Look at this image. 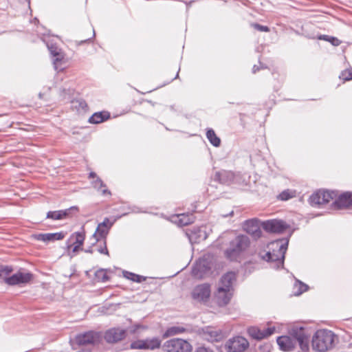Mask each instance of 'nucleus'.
<instances>
[{"label":"nucleus","mask_w":352,"mask_h":352,"mask_svg":"<svg viewBox=\"0 0 352 352\" xmlns=\"http://www.w3.org/2000/svg\"><path fill=\"white\" fill-rule=\"evenodd\" d=\"M336 339V336L331 331L320 329L313 336V349L318 352L329 351L333 348Z\"/></svg>","instance_id":"f257e3e1"},{"label":"nucleus","mask_w":352,"mask_h":352,"mask_svg":"<svg viewBox=\"0 0 352 352\" xmlns=\"http://www.w3.org/2000/svg\"><path fill=\"white\" fill-rule=\"evenodd\" d=\"M272 245L277 248L278 250L275 251L274 250L273 252H267L264 255H262L261 258L267 262L273 263L272 267L274 268L283 267L288 241L278 240L272 243Z\"/></svg>","instance_id":"f03ea898"},{"label":"nucleus","mask_w":352,"mask_h":352,"mask_svg":"<svg viewBox=\"0 0 352 352\" xmlns=\"http://www.w3.org/2000/svg\"><path fill=\"white\" fill-rule=\"evenodd\" d=\"M250 241L246 235H239L230 243L229 248L226 250V257L230 260L234 259L240 253L245 251L250 246Z\"/></svg>","instance_id":"7ed1b4c3"},{"label":"nucleus","mask_w":352,"mask_h":352,"mask_svg":"<svg viewBox=\"0 0 352 352\" xmlns=\"http://www.w3.org/2000/svg\"><path fill=\"white\" fill-rule=\"evenodd\" d=\"M163 349L165 352H191L192 346L187 341L175 338L166 341Z\"/></svg>","instance_id":"20e7f679"},{"label":"nucleus","mask_w":352,"mask_h":352,"mask_svg":"<svg viewBox=\"0 0 352 352\" xmlns=\"http://www.w3.org/2000/svg\"><path fill=\"white\" fill-rule=\"evenodd\" d=\"M211 296L210 285L208 283H203L195 286L192 292V298L200 303H206Z\"/></svg>","instance_id":"39448f33"},{"label":"nucleus","mask_w":352,"mask_h":352,"mask_svg":"<svg viewBox=\"0 0 352 352\" xmlns=\"http://www.w3.org/2000/svg\"><path fill=\"white\" fill-rule=\"evenodd\" d=\"M336 196V193L333 191L318 190L310 197L309 202L311 206H320L329 203Z\"/></svg>","instance_id":"423d86ee"},{"label":"nucleus","mask_w":352,"mask_h":352,"mask_svg":"<svg viewBox=\"0 0 352 352\" xmlns=\"http://www.w3.org/2000/svg\"><path fill=\"white\" fill-rule=\"evenodd\" d=\"M112 223L109 221L108 218H105L104 221L99 223L96 232L94 233L92 236L90 238L91 244L94 245L100 239H106V236L109 233V230L112 226Z\"/></svg>","instance_id":"0eeeda50"},{"label":"nucleus","mask_w":352,"mask_h":352,"mask_svg":"<svg viewBox=\"0 0 352 352\" xmlns=\"http://www.w3.org/2000/svg\"><path fill=\"white\" fill-rule=\"evenodd\" d=\"M234 292L223 287H217L213 294L214 302L219 307H225L230 303Z\"/></svg>","instance_id":"6e6552de"},{"label":"nucleus","mask_w":352,"mask_h":352,"mask_svg":"<svg viewBox=\"0 0 352 352\" xmlns=\"http://www.w3.org/2000/svg\"><path fill=\"white\" fill-rule=\"evenodd\" d=\"M32 274L26 271H19L11 276L5 278V282L10 285L26 284L32 279Z\"/></svg>","instance_id":"1a4fd4ad"},{"label":"nucleus","mask_w":352,"mask_h":352,"mask_svg":"<svg viewBox=\"0 0 352 352\" xmlns=\"http://www.w3.org/2000/svg\"><path fill=\"white\" fill-rule=\"evenodd\" d=\"M226 346L228 352H243L249 346V342L245 338L236 336L230 339Z\"/></svg>","instance_id":"9d476101"},{"label":"nucleus","mask_w":352,"mask_h":352,"mask_svg":"<svg viewBox=\"0 0 352 352\" xmlns=\"http://www.w3.org/2000/svg\"><path fill=\"white\" fill-rule=\"evenodd\" d=\"M161 341L157 338L146 340H138L131 344V348L133 349H155L160 346Z\"/></svg>","instance_id":"9b49d317"},{"label":"nucleus","mask_w":352,"mask_h":352,"mask_svg":"<svg viewBox=\"0 0 352 352\" xmlns=\"http://www.w3.org/2000/svg\"><path fill=\"white\" fill-rule=\"evenodd\" d=\"M243 229L254 239L261 237L262 232L260 221L258 219H251L243 223Z\"/></svg>","instance_id":"f8f14e48"},{"label":"nucleus","mask_w":352,"mask_h":352,"mask_svg":"<svg viewBox=\"0 0 352 352\" xmlns=\"http://www.w3.org/2000/svg\"><path fill=\"white\" fill-rule=\"evenodd\" d=\"M100 336L98 333L89 331L80 333L76 336L75 340L78 345L94 344L100 341Z\"/></svg>","instance_id":"ddd939ff"},{"label":"nucleus","mask_w":352,"mask_h":352,"mask_svg":"<svg viewBox=\"0 0 352 352\" xmlns=\"http://www.w3.org/2000/svg\"><path fill=\"white\" fill-rule=\"evenodd\" d=\"M263 228L272 233H282L287 228V224L282 220L272 219L262 223Z\"/></svg>","instance_id":"4468645a"},{"label":"nucleus","mask_w":352,"mask_h":352,"mask_svg":"<svg viewBox=\"0 0 352 352\" xmlns=\"http://www.w3.org/2000/svg\"><path fill=\"white\" fill-rule=\"evenodd\" d=\"M210 271L208 263L205 259L198 260L193 265L192 274L196 278H203Z\"/></svg>","instance_id":"2eb2a0df"},{"label":"nucleus","mask_w":352,"mask_h":352,"mask_svg":"<svg viewBox=\"0 0 352 352\" xmlns=\"http://www.w3.org/2000/svg\"><path fill=\"white\" fill-rule=\"evenodd\" d=\"M126 336L125 330L120 328H111L104 333V340L109 343H114L122 340Z\"/></svg>","instance_id":"dca6fc26"},{"label":"nucleus","mask_w":352,"mask_h":352,"mask_svg":"<svg viewBox=\"0 0 352 352\" xmlns=\"http://www.w3.org/2000/svg\"><path fill=\"white\" fill-rule=\"evenodd\" d=\"M275 331L274 327H268L265 329H260L256 327H251L248 329V333L252 338L261 340L272 335Z\"/></svg>","instance_id":"f3484780"},{"label":"nucleus","mask_w":352,"mask_h":352,"mask_svg":"<svg viewBox=\"0 0 352 352\" xmlns=\"http://www.w3.org/2000/svg\"><path fill=\"white\" fill-rule=\"evenodd\" d=\"M236 281V274L234 272H228L220 278L217 286L223 289H229L230 292H234L233 285Z\"/></svg>","instance_id":"a211bd4d"},{"label":"nucleus","mask_w":352,"mask_h":352,"mask_svg":"<svg viewBox=\"0 0 352 352\" xmlns=\"http://www.w3.org/2000/svg\"><path fill=\"white\" fill-rule=\"evenodd\" d=\"M277 343L281 350L291 351L296 345V337L280 336L278 338Z\"/></svg>","instance_id":"6ab92c4d"},{"label":"nucleus","mask_w":352,"mask_h":352,"mask_svg":"<svg viewBox=\"0 0 352 352\" xmlns=\"http://www.w3.org/2000/svg\"><path fill=\"white\" fill-rule=\"evenodd\" d=\"M352 206V193L346 192L340 195L333 202V206L336 209H344Z\"/></svg>","instance_id":"aec40b11"},{"label":"nucleus","mask_w":352,"mask_h":352,"mask_svg":"<svg viewBox=\"0 0 352 352\" xmlns=\"http://www.w3.org/2000/svg\"><path fill=\"white\" fill-rule=\"evenodd\" d=\"M215 179L224 184H230L237 179V176L232 171L221 170L216 173Z\"/></svg>","instance_id":"412c9836"},{"label":"nucleus","mask_w":352,"mask_h":352,"mask_svg":"<svg viewBox=\"0 0 352 352\" xmlns=\"http://www.w3.org/2000/svg\"><path fill=\"white\" fill-rule=\"evenodd\" d=\"M48 48L52 55L54 57V59L53 60L54 69L56 71L63 70L64 67H63V60L64 56L60 50L56 47H54L53 46L48 47Z\"/></svg>","instance_id":"4be33fe9"},{"label":"nucleus","mask_w":352,"mask_h":352,"mask_svg":"<svg viewBox=\"0 0 352 352\" xmlns=\"http://www.w3.org/2000/svg\"><path fill=\"white\" fill-rule=\"evenodd\" d=\"M65 237V234L63 232L56 233H45V234H37L34 235V238L37 241L43 242L54 241L57 240H61Z\"/></svg>","instance_id":"5701e85b"},{"label":"nucleus","mask_w":352,"mask_h":352,"mask_svg":"<svg viewBox=\"0 0 352 352\" xmlns=\"http://www.w3.org/2000/svg\"><path fill=\"white\" fill-rule=\"evenodd\" d=\"M85 241V234L81 232H75L72 234L69 238V241L71 243L67 245V250L69 252L71 251V248L73 245H80L82 246Z\"/></svg>","instance_id":"b1692460"},{"label":"nucleus","mask_w":352,"mask_h":352,"mask_svg":"<svg viewBox=\"0 0 352 352\" xmlns=\"http://www.w3.org/2000/svg\"><path fill=\"white\" fill-rule=\"evenodd\" d=\"M109 116L107 113L98 112L94 113L89 119V122L93 124H99L109 118Z\"/></svg>","instance_id":"393cba45"},{"label":"nucleus","mask_w":352,"mask_h":352,"mask_svg":"<svg viewBox=\"0 0 352 352\" xmlns=\"http://www.w3.org/2000/svg\"><path fill=\"white\" fill-rule=\"evenodd\" d=\"M68 210L50 211L47 214V218L54 220H60L65 218L68 215Z\"/></svg>","instance_id":"a878e982"},{"label":"nucleus","mask_w":352,"mask_h":352,"mask_svg":"<svg viewBox=\"0 0 352 352\" xmlns=\"http://www.w3.org/2000/svg\"><path fill=\"white\" fill-rule=\"evenodd\" d=\"M206 137L211 144L214 146L218 147L220 146L221 140L218 138L214 131L210 129L206 132Z\"/></svg>","instance_id":"bb28decb"},{"label":"nucleus","mask_w":352,"mask_h":352,"mask_svg":"<svg viewBox=\"0 0 352 352\" xmlns=\"http://www.w3.org/2000/svg\"><path fill=\"white\" fill-rule=\"evenodd\" d=\"M92 185L94 188L98 190H101L103 195H110V192L105 188L106 186L99 177H96V179L92 182Z\"/></svg>","instance_id":"cd10ccee"},{"label":"nucleus","mask_w":352,"mask_h":352,"mask_svg":"<svg viewBox=\"0 0 352 352\" xmlns=\"http://www.w3.org/2000/svg\"><path fill=\"white\" fill-rule=\"evenodd\" d=\"M298 344L301 350L306 352L309 350V344L307 338L302 334H300L296 337V344Z\"/></svg>","instance_id":"c85d7f7f"},{"label":"nucleus","mask_w":352,"mask_h":352,"mask_svg":"<svg viewBox=\"0 0 352 352\" xmlns=\"http://www.w3.org/2000/svg\"><path fill=\"white\" fill-rule=\"evenodd\" d=\"M184 331V329L183 327H172L168 328L166 331L164 333V337H169L172 336H175L179 333H181Z\"/></svg>","instance_id":"c756f323"},{"label":"nucleus","mask_w":352,"mask_h":352,"mask_svg":"<svg viewBox=\"0 0 352 352\" xmlns=\"http://www.w3.org/2000/svg\"><path fill=\"white\" fill-rule=\"evenodd\" d=\"M98 243H100V245L97 248V251L100 254L109 256V251L107 248L106 239H100V241Z\"/></svg>","instance_id":"7c9ffc66"},{"label":"nucleus","mask_w":352,"mask_h":352,"mask_svg":"<svg viewBox=\"0 0 352 352\" xmlns=\"http://www.w3.org/2000/svg\"><path fill=\"white\" fill-rule=\"evenodd\" d=\"M96 278L102 282H105L108 280L107 272L104 270H99L96 272Z\"/></svg>","instance_id":"2f4dec72"},{"label":"nucleus","mask_w":352,"mask_h":352,"mask_svg":"<svg viewBox=\"0 0 352 352\" xmlns=\"http://www.w3.org/2000/svg\"><path fill=\"white\" fill-rule=\"evenodd\" d=\"M178 218H179V223L182 226H187V225L191 223V222H192V220L189 218V217L186 214H184L179 215Z\"/></svg>","instance_id":"473e14b6"},{"label":"nucleus","mask_w":352,"mask_h":352,"mask_svg":"<svg viewBox=\"0 0 352 352\" xmlns=\"http://www.w3.org/2000/svg\"><path fill=\"white\" fill-rule=\"evenodd\" d=\"M340 78L343 79L344 80H349L352 79V69H348L343 71L340 74Z\"/></svg>","instance_id":"72a5a7b5"},{"label":"nucleus","mask_w":352,"mask_h":352,"mask_svg":"<svg viewBox=\"0 0 352 352\" xmlns=\"http://www.w3.org/2000/svg\"><path fill=\"white\" fill-rule=\"evenodd\" d=\"M295 287H298V290L296 292V295H300L307 290V285L300 281L296 283Z\"/></svg>","instance_id":"f704fd0d"},{"label":"nucleus","mask_w":352,"mask_h":352,"mask_svg":"<svg viewBox=\"0 0 352 352\" xmlns=\"http://www.w3.org/2000/svg\"><path fill=\"white\" fill-rule=\"evenodd\" d=\"M251 25L258 31L265 32H270V28L267 26L262 25L258 23H252Z\"/></svg>","instance_id":"c9c22d12"},{"label":"nucleus","mask_w":352,"mask_h":352,"mask_svg":"<svg viewBox=\"0 0 352 352\" xmlns=\"http://www.w3.org/2000/svg\"><path fill=\"white\" fill-rule=\"evenodd\" d=\"M292 197L293 195H292L289 190H285L279 195V199L283 201L288 200Z\"/></svg>","instance_id":"e433bc0d"},{"label":"nucleus","mask_w":352,"mask_h":352,"mask_svg":"<svg viewBox=\"0 0 352 352\" xmlns=\"http://www.w3.org/2000/svg\"><path fill=\"white\" fill-rule=\"evenodd\" d=\"M197 231L199 233L198 236H197L198 240H204L207 238L206 231H205V230L203 229V228H199L197 230Z\"/></svg>","instance_id":"4c0bfd02"},{"label":"nucleus","mask_w":352,"mask_h":352,"mask_svg":"<svg viewBox=\"0 0 352 352\" xmlns=\"http://www.w3.org/2000/svg\"><path fill=\"white\" fill-rule=\"evenodd\" d=\"M12 268L9 266H4V265H1L0 266V272L1 273H3L5 274H8L9 273H10L12 272Z\"/></svg>","instance_id":"58836bf2"},{"label":"nucleus","mask_w":352,"mask_h":352,"mask_svg":"<svg viewBox=\"0 0 352 352\" xmlns=\"http://www.w3.org/2000/svg\"><path fill=\"white\" fill-rule=\"evenodd\" d=\"M333 46H338L341 44V41L336 37L331 36L330 41H329Z\"/></svg>","instance_id":"ea45409f"},{"label":"nucleus","mask_w":352,"mask_h":352,"mask_svg":"<svg viewBox=\"0 0 352 352\" xmlns=\"http://www.w3.org/2000/svg\"><path fill=\"white\" fill-rule=\"evenodd\" d=\"M80 245H73V247L71 248L72 254L69 252V254L71 256H73L74 254H76L80 250H81Z\"/></svg>","instance_id":"a19ab883"},{"label":"nucleus","mask_w":352,"mask_h":352,"mask_svg":"<svg viewBox=\"0 0 352 352\" xmlns=\"http://www.w3.org/2000/svg\"><path fill=\"white\" fill-rule=\"evenodd\" d=\"M131 276H132L131 278V279L133 281H135V282H141L142 281V277L140 276H138V275H136V274H131Z\"/></svg>","instance_id":"79ce46f5"},{"label":"nucleus","mask_w":352,"mask_h":352,"mask_svg":"<svg viewBox=\"0 0 352 352\" xmlns=\"http://www.w3.org/2000/svg\"><path fill=\"white\" fill-rule=\"evenodd\" d=\"M195 352H214V351L208 348H206L204 346H201V347L197 348Z\"/></svg>","instance_id":"37998d69"},{"label":"nucleus","mask_w":352,"mask_h":352,"mask_svg":"<svg viewBox=\"0 0 352 352\" xmlns=\"http://www.w3.org/2000/svg\"><path fill=\"white\" fill-rule=\"evenodd\" d=\"M331 37V36H330L323 34V35L319 36L318 38L320 40H324V41L329 42L330 41Z\"/></svg>","instance_id":"c03bdc74"},{"label":"nucleus","mask_w":352,"mask_h":352,"mask_svg":"<svg viewBox=\"0 0 352 352\" xmlns=\"http://www.w3.org/2000/svg\"><path fill=\"white\" fill-rule=\"evenodd\" d=\"M89 178H95V177H96V173H94V172H91V173H89Z\"/></svg>","instance_id":"a18cd8bd"},{"label":"nucleus","mask_w":352,"mask_h":352,"mask_svg":"<svg viewBox=\"0 0 352 352\" xmlns=\"http://www.w3.org/2000/svg\"><path fill=\"white\" fill-rule=\"evenodd\" d=\"M85 252H88V253H93L94 252V250H93V248L91 247H90L88 249L85 250Z\"/></svg>","instance_id":"49530a36"},{"label":"nucleus","mask_w":352,"mask_h":352,"mask_svg":"<svg viewBox=\"0 0 352 352\" xmlns=\"http://www.w3.org/2000/svg\"><path fill=\"white\" fill-rule=\"evenodd\" d=\"M256 69H257L256 68V66L254 65V67H253V72H256Z\"/></svg>","instance_id":"de8ad7c7"},{"label":"nucleus","mask_w":352,"mask_h":352,"mask_svg":"<svg viewBox=\"0 0 352 352\" xmlns=\"http://www.w3.org/2000/svg\"><path fill=\"white\" fill-rule=\"evenodd\" d=\"M138 326H136L135 329H133L131 330L132 332H135L136 331V329H138Z\"/></svg>","instance_id":"09e8293b"}]
</instances>
